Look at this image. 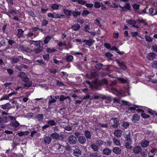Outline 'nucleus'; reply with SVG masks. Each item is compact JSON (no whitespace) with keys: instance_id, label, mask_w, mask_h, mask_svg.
Instances as JSON below:
<instances>
[{"instance_id":"obj_1","label":"nucleus","mask_w":157,"mask_h":157,"mask_svg":"<svg viewBox=\"0 0 157 157\" xmlns=\"http://www.w3.org/2000/svg\"><path fill=\"white\" fill-rule=\"evenodd\" d=\"M112 92L115 95H118L119 96H127L129 95V90L126 89L124 91H118L116 89L113 88Z\"/></svg>"},{"instance_id":"obj_2","label":"nucleus","mask_w":157,"mask_h":157,"mask_svg":"<svg viewBox=\"0 0 157 157\" xmlns=\"http://www.w3.org/2000/svg\"><path fill=\"white\" fill-rule=\"evenodd\" d=\"M141 109H136V112H138V113H140V112L141 113V116L143 118H147L149 117L150 116L149 115L146 114L144 113V110H145L147 111V112L149 113L148 112L147 109H149L145 107H141Z\"/></svg>"},{"instance_id":"obj_3","label":"nucleus","mask_w":157,"mask_h":157,"mask_svg":"<svg viewBox=\"0 0 157 157\" xmlns=\"http://www.w3.org/2000/svg\"><path fill=\"white\" fill-rule=\"evenodd\" d=\"M113 106H114V105L115 104H116L117 105H119L121 103V102L125 105L129 106L131 105V104L128 101H126L124 100H122L121 101H120L118 99L114 98L113 99Z\"/></svg>"},{"instance_id":"obj_4","label":"nucleus","mask_w":157,"mask_h":157,"mask_svg":"<svg viewBox=\"0 0 157 157\" xmlns=\"http://www.w3.org/2000/svg\"><path fill=\"white\" fill-rule=\"evenodd\" d=\"M148 112L151 114V117L154 122L157 123V113L150 109H147Z\"/></svg>"},{"instance_id":"obj_5","label":"nucleus","mask_w":157,"mask_h":157,"mask_svg":"<svg viewBox=\"0 0 157 157\" xmlns=\"http://www.w3.org/2000/svg\"><path fill=\"white\" fill-rule=\"evenodd\" d=\"M68 143L71 144H75L76 142V139L73 136H70L68 138Z\"/></svg>"},{"instance_id":"obj_6","label":"nucleus","mask_w":157,"mask_h":157,"mask_svg":"<svg viewBox=\"0 0 157 157\" xmlns=\"http://www.w3.org/2000/svg\"><path fill=\"white\" fill-rule=\"evenodd\" d=\"M19 77L22 78V80L24 82H26L29 80V78L27 77L26 75L24 72H21L18 75Z\"/></svg>"},{"instance_id":"obj_7","label":"nucleus","mask_w":157,"mask_h":157,"mask_svg":"<svg viewBox=\"0 0 157 157\" xmlns=\"http://www.w3.org/2000/svg\"><path fill=\"white\" fill-rule=\"evenodd\" d=\"M140 117V116L137 114H135L134 115L132 116V122L133 123H135L138 122L139 121Z\"/></svg>"},{"instance_id":"obj_8","label":"nucleus","mask_w":157,"mask_h":157,"mask_svg":"<svg viewBox=\"0 0 157 157\" xmlns=\"http://www.w3.org/2000/svg\"><path fill=\"white\" fill-rule=\"evenodd\" d=\"M81 151L79 149L76 148L73 151V155L74 156L78 157L81 155Z\"/></svg>"},{"instance_id":"obj_9","label":"nucleus","mask_w":157,"mask_h":157,"mask_svg":"<svg viewBox=\"0 0 157 157\" xmlns=\"http://www.w3.org/2000/svg\"><path fill=\"white\" fill-rule=\"evenodd\" d=\"M30 44H33L37 46H40L41 45H42L43 43L41 41H31Z\"/></svg>"},{"instance_id":"obj_10","label":"nucleus","mask_w":157,"mask_h":157,"mask_svg":"<svg viewBox=\"0 0 157 157\" xmlns=\"http://www.w3.org/2000/svg\"><path fill=\"white\" fill-rule=\"evenodd\" d=\"M132 141L130 139H128L126 141L125 143V146L127 148L130 149L132 148L130 145L132 143Z\"/></svg>"},{"instance_id":"obj_11","label":"nucleus","mask_w":157,"mask_h":157,"mask_svg":"<svg viewBox=\"0 0 157 157\" xmlns=\"http://www.w3.org/2000/svg\"><path fill=\"white\" fill-rule=\"evenodd\" d=\"M86 82L89 85L90 87L93 89L95 88L97 86V82L96 81H95L93 83H91L89 81H87Z\"/></svg>"},{"instance_id":"obj_12","label":"nucleus","mask_w":157,"mask_h":157,"mask_svg":"<svg viewBox=\"0 0 157 157\" xmlns=\"http://www.w3.org/2000/svg\"><path fill=\"white\" fill-rule=\"evenodd\" d=\"M155 56V53H150L148 54L147 57L149 60H153Z\"/></svg>"},{"instance_id":"obj_13","label":"nucleus","mask_w":157,"mask_h":157,"mask_svg":"<svg viewBox=\"0 0 157 157\" xmlns=\"http://www.w3.org/2000/svg\"><path fill=\"white\" fill-rule=\"evenodd\" d=\"M122 133V130L120 129H117L115 130L114 132L115 135L118 137H120L121 136Z\"/></svg>"},{"instance_id":"obj_14","label":"nucleus","mask_w":157,"mask_h":157,"mask_svg":"<svg viewBox=\"0 0 157 157\" xmlns=\"http://www.w3.org/2000/svg\"><path fill=\"white\" fill-rule=\"evenodd\" d=\"M149 144V142L146 140H143L141 142V145L143 147H146Z\"/></svg>"},{"instance_id":"obj_15","label":"nucleus","mask_w":157,"mask_h":157,"mask_svg":"<svg viewBox=\"0 0 157 157\" xmlns=\"http://www.w3.org/2000/svg\"><path fill=\"white\" fill-rule=\"evenodd\" d=\"M48 16L49 17H52L54 18H58L60 17L59 15L56 14L55 13H49Z\"/></svg>"},{"instance_id":"obj_16","label":"nucleus","mask_w":157,"mask_h":157,"mask_svg":"<svg viewBox=\"0 0 157 157\" xmlns=\"http://www.w3.org/2000/svg\"><path fill=\"white\" fill-rule=\"evenodd\" d=\"M78 140L81 144H84L86 141L85 138L83 136H80L78 139Z\"/></svg>"},{"instance_id":"obj_17","label":"nucleus","mask_w":157,"mask_h":157,"mask_svg":"<svg viewBox=\"0 0 157 157\" xmlns=\"http://www.w3.org/2000/svg\"><path fill=\"white\" fill-rule=\"evenodd\" d=\"M49 98H50L49 100V107H50L52 105V103L56 102V101L55 99L53 98L52 95L50 96Z\"/></svg>"},{"instance_id":"obj_18","label":"nucleus","mask_w":157,"mask_h":157,"mask_svg":"<svg viewBox=\"0 0 157 157\" xmlns=\"http://www.w3.org/2000/svg\"><path fill=\"white\" fill-rule=\"evenodd\" d=\"M117 80L118 81L120 82L123 83H129V81L124 79L122 78H118L117 79Z\"/></svg>"},{"instance_id":"obj_19","label":"nucleus","mask_w":157,"mask_h":157,"mask_svg":"<svg viewBox=\"0 0 157 157\" xmlns=\"http://www.w3.org/2000/svg\"><path fill=\"white\" fill-rule=\"evenodd\" d=\"M113 152L115 154H119L121 153V149L118 147H115L113 149Z\"/></svg>"},{"instance_id":"obj_20","label":"nucleus","mask_w":157,"mask_h":157,"mask_svg":"<svg viewBox=\"0 0 157 157\" xmlns=\"http://www.w3.org/2000/svg\"><path fill=\"white\" fill-rule=\"evenodd\" d=\"M141 151V148L140 146H137L134 148L133 151L135 153H138Z\"/></svg>"},{"instance_id":"obj_21","label":"nucleus","mask_w":157,"mask_h":157,"mask_svg":"<svg viewBox=\"0 0 157 157\" xmlns=\"http://www.w3.org/2000/svg\"><path fill=\"white\" fill-rule=\"evenodd\" d=\"M103 153L106 155H108L111 154V151L108 148H105L104 149L103 151Z\"/></svg>"},{"instance_id":"obj_22","label":"nucleus","mask_w":157,"mask_h":157,"mask_svg":"<svg viewBox=\"0 0 157 157\" xmlns=\"http://www.w3.org/2000/svg\"><path fill=\"white\" fill-rule=\"evenodd\" d=\"M29 133V131H27L24 132H21L17 133V135L20 136L27 135Z\"/></svg>"},{"instance_id":"obj_23","label":"nucleus","mask_w":157,"mask_h":157,"mask_svg":"<svg viewBox=\"0 0 157 157\" xmlns=\"http://www.w3.org/2000/svg\"><path fill=\"white\" fill-rule=\"evenodd\" d=\"M80 27V25L78 24H75L71 26V28L75 31L78 30Z\"/></svg>"},{"instance_id":"obj_24","label":"nucleus","mask_w":157,"mask_h":157,"mask_svg":"<svg viewBox=\"0 0 157 157\" xmlns=\"http://www.w3.org/2000/svg\"><path fill=\"white\" fill-rule=\"evenodd\" d=\"M128 23V24L131 25L135 27L136 28H138V27L137 26H135V24H136V22L134 20H129L127 21Z\"/></svg>"},{"instance_id":"obj_25","label":"nucleus","mask_w":157,"mask_h":157,"mask_svg":"<svg viewBox=\"0 0 157 157\" xmlns=\"http://www.w3.org/2000/svg\"><path fill=\"white\" fill-rule=\"evenodd\" d=\"M131 34L132 35V36L134 37H136V36H138L140 38L143 39L142 37L141 36H140L139 35V33L137 32H131Z\"/></svg>"},{"instance_id":"obj_26","label":"nucleus","mask_w":157,"mask_h":157,"mask_svg":"<svg viewBox=\"0 0 157 157\" xmlns=\"http://www.w3.org/2000/svg\"><path fill=\"white\" fill-rule=\"evenodd\" d=\"M10 105L9 103H7L5 105H2L1 106L2 108L3 109H8L10 107Z\"/></svg>"},{"instance_id":"obj_27","label":"nucleus","mask_w":157,"mask_h":157,"mask_svg":"<svg viewBox=\"0 0 157 157\" xmlns=\"http://www.w3.org/2000/svg\"><path fill=\"white\" fill-rule=\"evenodd\" d=\"M83 42L85 43L86 44L89 46H91L92 44L94 43V41L92 40L90 41L89 40H83Z\"/></svg>"},{"instance_id":"obj_28","label":"nucleus","mask_w":157,"mask_h":157,"mask_svg":"<svg viewBox=\"0 0 157 157\" xmlns=\"http://www.w3.org/2000/svg\"><path fill=\"white\" fill-rule=\"evenodd\" d=\"M44 141L46 144H48L51 141V138L50 137L46 136L44 139Z\"/></svg>"},{"instance_id":"obj_29","label":"nucleus","mask_w":157,"mask_h":157,"mask_svg":"<svg viewBox=\"0 0 157 157\" xmlns=\"http://www.w3.org/2000/svg\"><path fill=\"white\" fill-rule=\"evenodd\" d=\"M140 106L135 105L133 106L130 107L129 108V110H136V109L140 108Z\"/></svg>"},{"instance_id":"obj_30","label":"nucleus","mask_w":157,"mask_h":157,"mask_svg":"<svg viewBox=\"0 0 157 157\" xmlns=\"http://www.w3.org/2000/svg\"><path fill=\"white\" fill-rule=\"evenodd\" d=\"M43 50V48L39 46V48H38L33 50L34 52L36 53H38L40 52H41Z\"/></svg>"},{"instance_id":"obj_31","label":"nucleus","mask_w":157,"mask_h":157,"mask_svg":"<svg viewBox=\"0 0 157 157\" xmlns=\"http://www.w3.org/2000/svg\"><path fill=\"white\" fill-rule=\"evenodd\" d=\"M47 123L49 126H53L56 124V122L53 120L48 121Z\"/></svg>"},{"instance_id":"obj_32","label":"nucleus","mask_w":157,"mask_h":157,"mask_svg":"<svg viewBox=\"0 0 157 157\" xmlns=\"http://www.w3.org/2000/svg\"><path fill=\"white\" fill-rule=\"evenodd\" d=\"M43 116L42 114H38L36 117V119L38 120L39 121H42L43 120Z\"/></svg>"},{"instance_id":"obj_33","label":"nucleus","mask_w":157,"mask_h":157,"mask_svg":"<svg viewBox=\"0 0 157 157\" xmlns=\"http://www.w3.org/2000/svg\"><path fill=\"white\" fill-rule=\"evenodd\" d=\"M136 22H137V23H142L144 25H146V22L143 19H139L136 21Z\"/></svg>"},{"instance_id":"obj_34","label":"nucleus","mask_w":157,"mask_h":157,"mask_svg":"<svg viewBox=\"0 0 157 157\" xmlns=\"http://www.w3.org/2000/svg\"><path fill=\"white\" fill-rule=\"evenodd\" d=\"M85 135L86 138L88 139H90L91 138V134L90 132L88 131H86L85 132Z\"/></svg>"},{"instance_id":"obj_35","label":"nucleus","mask_w":157,"mask_h":157,"mask_svg":"<svg viewBox=\"0 0 157 157\" xmlns=\"http://www.w3.org/2000/svg\"><path fill=\"white\" fill-rule=\"evenodd\" d=\"M90 157H101V155L97 153H95L91 154L90 155Z\"/></svg>"},{"instance_id":"obj_36","label":"nucleus","mask_w":157,"mask_h":157,"mask_svg":"<svg viewBox=\"0 0 157 157\" xmlns=\"http://www.w3.org/2000/svg\"><path fill=\"white\" fill-rule=\"evenodd\" d=\"M51 136L53 139H57L59 137V135L57 133H54L52 134Z\"/></svg>"},{"instance_id":"obj_37","label":"nucleus","mask_w":157,"mask_h":157,"mask_svg":"<svg viewBox=\"0 0 157 157\" xmlns=\"http://www.w3.org/2000/svg\"><path fill=\"white\" fill-rule=\"evenodd\" d=\"M18 34L17 36L19 37H21L23 35V31L21 29H18Z\"/></svg>"},{"instance_id":"obj_38","label":"nucleus","mask_w":157,"mask_h":157,"mask_svg":"<svg viewBox=\"0 0 157 157\" xmlns=\"http://www.w3.org/2000/svg\"><path fill=\"white\" fill-rule=\"evenodd\" d=\"M59 5L56 4H52L51 6V8L53 10H57L59 8Z\"/></svg>"},{"instance_id":"obj_39","label":"nucleus","mask_w":157,"mask_h":157,"mask_svg":"<svg viewBox=\"0 0 157 157\" xmlns=\"http://www.w3.org/2000/svg\"><path fill=\"white\" fill-rule=\"evenodd\" d=\"M129 124L127 122H123V124H122L121 126L124 128H127L129 126Z\"/></svg>"},{"instance_id":"obj_40","label":"nucleus","mask_w":157,"mask_h":157,"mask_svg":"<svg viewBox=\"0 0 157 157\" xmlns=\"http://www.w3.org/2000/svg\"><path fill=\"white\" fill-rule=\"evenodd\" d=\"M64 13L67 15H69L71 14V11L66 9L63 10Z\"/></svg>"},{"instance_id":"obj_41","label":"nucleus","mask_w":157,"mask_h":157,"mask_svg":"<svg viewBox=\"0 0 157 157\" xmlns=\"http://www.w3.org/2000/svg\"><path fill=\"white\" fill-rule=\"evenodd\" d=\"M11 124L13 126H14L15 127H17L19 125V123L17 121L12 122L11 123Z\"/></svg>"},{"instance_id":"obj_42","label":"nucleus","mask_w":157,"mask_h":157,"mask_svg":"<svg viewBox=\"0 0 157 157\" xmlns=\"http://www.w3.org/2000/svg\"><path fill=\"white\" fill-rule=\"evenodd\" d=\"M117 62L118 63L119 65L121 68L124 69L126 68V67L124 63H119V61L117 60Z\"/></svg>"},{"instance_id":"obj_43","label":"nucleus","mask_w":157,"mask_h":157,"mask_svg":"<svg viewBox=\"0 0 157 157\" xmlns=\"http://www.w3.org/2000/svg\"><path fill=\"white\" fill-rule=\"evenodd\" d=\"M9 97L10 96H9V94L8 95H4L0 99V101H2L4 100H7L9 99Z\"/></svg>"},{"instance_id":"obj_44","label":"nucleus","mask_w":157,"mask_h":157,"mask_svg":"<svg viewBox=\"0 0 157 157\" xmlns=\"http://www.w3.org/2000/svg\"><path fill=\"white\" fill-rule=\"evenodd\" d=\"M104 142L101 140H99L97 141L96 142V144L98 146H100L101 145L103 144Z\"/></svg>"},{"instance_id":"obj_45","label":"nucleus","mask_w":157,"mask_h":157,"mask_svg":"<svg viewBox=\"0 0 157 157\" xmlns=\"http://www.w3.org/2000/svg\"><path fill=\"white\" fill-rule=\"evenodd\" d=\"M98 146L94 144H92L91 145V148L94 151H97L98 149Z\"/></svg>"},{"instance_id":"obj_46","label":"nucleus","mask_w":157,"mask_h":157,"mask_svg":"<svg viewBox=\"0 0 157 157\" xmlns=\"http://www.w3.org/2000/svg\"><path fill=\"white\" fill-rule=\"evenodd\" d=\"M72 127L69 125L65 127L64 129L68 131H71L72 130Z\"/></svg>"},{"instance_id":"obj_47","label":"nucleus","mask_w":157,"mask_h":157,"mask_svg":"<svg viewBox=\"0 0 157 157\" xmlns=\"http://www.w3.org/2000/svg\"><path fill=\"white\" fill-rule=\"evenodd\" d=\"M152 66L153 67L157 69V61H154L152 63Z\"/></svg>"},{"instance_id":"obj_48","label":"nucleus","mask_w":157,"mask_h":157,"mask_svg":"<svg viewBox=\"0 0 157 157\" xmlns=\"http://www.w3.org/2000/svg\"><path fill=\"white\" fill-rule=\"evenodd\" d=\"M145 38L146 40L148 42H151L152 40V39L149 36H146Z\"/></svg>"},{"instance_id":"obj_49","label":"nucleus","mask_w":157,"mask_h":157,"mask_svg":"<svg viewBox=\"0 0 157 157\" xmlns=\"http://www.w3.org/2000/svg\"><path fill=\"white\" fill-rule=\"evenodd\" d=\"M51 39V37L50 36L46 37L44 40V43L45 44L48 43Z\"/></svg>"},{"instance_id":"obj_50","label":"nucleus","mask_w":157,"mask_h":157,"mask_svg":"<svg viewBox=\"0 0 157 157\" xmlns=\"http://www.w3.org/2000/svg\"><path fill=\"white\" fill-rule=\"evenodd\" d=\"M113 141L114 143L116 145H120V141L114 139L113 140Z\"/></svg>"},{"instance_id":"obj_51","label":"nucleus","mask_w":157,"mask_h":157,"mask_svg":"<svg viewBox=\"0 0 157 157\" xmlns=\"http://www.w3.org/2000/svg\"><path fill=\"white\" fill-rule=\"evenodd\" d=\"M73 59V56L71 55L67 56V60L69 61H71Z\"/></svg>"},{"instance_id":"obj_52","label":"nucleus","mask_w":157,"mask_h":157,"mask_svg":"<svg viewBox=\"0 0 157 157\" xmlns=\"http://www.w3.org/2000/svg\"><path fill=\"white\" fill-rule=\"evenodd\" d=\"M89 13V12L88 10H84L82 13V15L83 16H86Z\"/></svg>"},{"instance_id":"obj_53","label":"nucleus","mask_w":157,"mask_h":157,"mask_svg":"<svg viewBox=\"0 0 157 157\" xmlns=\"http://www.w3.org/2000/svg\"><path fill=\"white\" fill-rule=\"evenodd\" d=\"M101 6V4L99 2H96L94 3V7L96 8H99Z\"/></svg>"},{"instance_id":"obj_54","label":"nucleus","mask_w":157,"mask_h":157,"mask_svg":"<svg viewBox=\"0 0 157 157\" xmlns=\"http://www.w3.org/2000/svg\"><path fill=\"white\" fill-rule=\"evenodd\" d=\"M149 79L148 81H149L150 82H153L154 83H157V80L156 79H152L151 78H148Z\"/></svg>"},{"instance_id":"obj_55","label":"nucleus","mask_w":157,"mask_h":157,"mask_svg":"<svg viewBox=\"0 0 157 157\" xmlns=\"http://www.w3.org/2000/svg\"><path fill=\"white\" fill-rule=\"evenodd\" d=\"M78 3L82 5H85L86 4V2L83 0H79L78 1Z\"/></svg>"},{"instance_id":"obj_56","label":"nucleus","mask_w":157,"mask_h":157,"mask_svg":"<svg viewBox=\"0 0 157 157\" xmlns=\"http://www.w3.org/2000/svg\"><path fill=\"white\" fill-rule=\"evenodd\" d=\"M87 8H92L93 6V4H88L86 3L85 4Z\"/></svg>"},{"instance_id":"obj_57","label":"nucleus","mask_w":157,"mask_h":157,"mask_svg":"<svg viewBox=\"0 0 157 157\" xmlns=\"http://www.w3.org/2000/svg\"><path fill=\"white\" fill-rule=\"evenodd\" d=\"M73 14L74 16L76 17L80 14V13L79 12H74L73 13Z\"/></svg>"},{"instance_id":"obj_58","label":"nucleus","mask_w":157,"mask_h":157,"mask_svg":"<svg viewBox=\"0 0 157 157\" xmlns=\"http://www.w3.org/2000/svg\"><path fill=\"white\" fill-rule=\"evenodd\" d=\"M55 51V49L53 48H48L47 50V52L48 53H50V52H54V51Z\"/></svg>"},{"instance_id":"obj_59","label":"nucleus","mask_w":157,"mask_h":157,"mask_svg":"<svg viewBox=\"0 0 157 157\" xmlns=\"http://www.w3.org/2000/svg\"><path fill=\"white\" fill-rule=\"evenodd\" d=\"M48 23V21L46 20H43L42 22V25L44 26L46 25Z\"/></svg>"},{"instance_id":"obj_60","label":"nucleus","mask_w":157,"mask_h":157,"mask_svg":"<svg viewBox=\"0 0 157 157\" xmlns=\"http://www.w3.org/2000/svg\"><path fill=\"white\" fill-rule=\"evenodd\" d=\"M133 7L134 9L137 10L139 9V5L137 4H135L133 6Z\"/></svg>"},{"instance_id":"obj_61","label":"nucleus","mask_w":157,"mask_h":157,"mask_svg":"<svg viewBox=\"0 0 157 157\" xmlns=\"http://www.w3.org/2000/svg\"><path fill=\"white\" fill-rule=\"evenodd\" d=\"M105 47L107 49H110V45L108 43H105L104 44Z\"/></svg>"},{"instance_id":"obj_62","label":"nucleus","mask_w":157,"mask_h":157,"mask_svg":"<svg viewBox=\"0 0 157 157\" xmlns=\"http://www.w3.org/2000/svg\"><path fill=\"white\" fill-rule=\"evenodd\" d=\"M43 57L44 59L48 60L49 58V55L48 54L45 55L43 56Z\"/></svg>"},{"instance_id":"obj_63","label":"nucleus","mask_w":157,"mask_h":157,"mask_svg":"<svg viewBox=\"0 0 157 157\" xmlns=\"http://www.w3.org/2000/svg\"><path fill=\"white\" fill-rule=\"evenodd\" d=\"M8 43L9 44L12 45L14 43V42L12 40H9L8 41Z\"/></svg>"},{"instance_id":"obj_64","label":"nucleus","mask_w":157,"mask_h":157,"mask_svg":"<svg viewBox=\"0 0 157 157\" xmlns=\"http://www.w3.org/2000/svg\"><path fill=\"white\" fill-rule=\"evenodd\" d=\"M152 48L154 51L157 52V45H153L152 47Z\"/></svg>"}]
</instances>
